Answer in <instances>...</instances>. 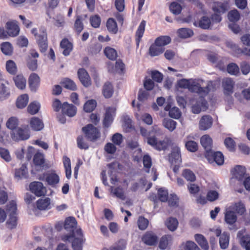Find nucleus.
Segmentation results:
<instances>
[{
    "label": "nucleus",
    "instance_id": "1",
    "mask_svg": "<svg viewBox=\"0 0 250 250\" xmlns=\"http://www.w3.org/2000/svg\"><path fill=\"white\" fill-rule=\"evenodd\" d=\"M77 225V222L75 217L66 218L65 220L64 228L71 233L62 235L61 236V239L64 242H71L73 250H82L84 239L82 229H76Z\"/></svg>",
    "mask_w": 250,
    "mask_h": 250
},
{
    "label": "nucleus",
    "instance_id": "2",
    "mask_svg": "<svg viewBox=\"0 0 250 250\" xmlns=\"http://www.w3.org/2000/svg\"><path fill=\"white\" fill-rule=\"evenodd\" d=\"M212 88V82L209 81L205 83L204 81L201 79H191L189 90L204 96L207 95Z\"/></svg>",
    "mask_w": 250,
    "mask_h": 250
},
{
    "label": "nucleus",
    "instance_id": "3",
    "mask_svg": "<svg viewBox=\"0 0 250 250\" xmlns=\"http://www.w3.org/2000/svg\"><path fill=\"white\" fill-rule=\"evenodd\" d=\"M31 32L36 38L37 42L39 46L41 52H45L48 47L47 37L46 29L44 28H41L40 29V33H37V29L33 28Z\"/></svg>",
    "mask_w": 250,
    "mask_h": 250
},
{
    "label": "nucleus",
    "instance_id": "4",
    "mask_svg": "<svg viewBox=\"0 0 250 250\" xmlns=\"http://www.w3.org/2000/svg\"><path fill=\"white\" fill-rule=\"evenodd\" d=\"M85 138L90 142H94L101 137L100 130L92 124H87L82 128Z\"/></svg>",
    "mask_w": 250,
    "mask_h": 250
},
{
    "label": "nucleus",
    "instance_id": "5",
    "mask_svg": "<svg viewBox=\"0 0 250 250\" xmlns=\"http://www.w3.org/2000/svg\"><path fill=\"white\" fill-rule=\"evenodd\" d=\"M41 180H44L47 184L54 187L60 181L59 176L55 171H47L44 173L39 178Z\"/></svg>",
    "mask_w": 250,
    "mask_h": 250
},
{
    "label": "nucleus",
    "instance_id": "6",
    "mask_svg": "<svg viewBox=\"0 0 250 250\" xmlns=\"http://www.w3.org/2000/svg\"><path fill=\"white\" fill-rule=\"evenodd\" d=\"M168 198V190L165 188H161L158 189L157 194L152 193L150 194L148 199L154 203L160 201L163 202H167Z\"/></svg>",
    "mask_w": 250,
    "mask_h": 250
},
{
    "label": "nucleus",
    "instance_id": "7",
    "mask_svg": "<svg viewBox=\"0 0 250 250\" xmlns=\"http://www.w3.org/2000/svg\"><path fill=\"white\" fill-rule=\"evenodd\" d=\"M12 139L16 141L26 140L30 137V132L26 128H18L17 130L11 133Z\"/></svg>",
    "mask_w": 250,
    "mask_h": 250
},
{
    "label": "nucleus",
    "instance_id": "8",
    "mask_svg": "<svg viewBox=\"0 0 250 250\" xmlns=\"http://www.w3.org/2000/svg\"><path fill=\"white\" fill-rule=\"evenodd\" d=\"M205 157L210 164L215 163L218 166L224 164V157L220 152H213L212 150L205 154Z\"/></svg>",
    "mask_w": 250,
    "mask_h": 250
},
{
    "label": "nucleus",
    "instance_id": "9",
    "mask_svg": "<svg viewBox=\"0 0 250 250\" xmlns=\"http://www.w3.org/2000/svg\"><path fill=\"white\" fill-rule=\"evenodd\" d=\"M30 191L37 197L45 195L46 190L43 184L40 182H33L29 185Z\"/></svg>",
    "mask_w": 250,
    "mask_h": 250
},
{
    "label": "nucleus",
    "instance_id": "10",
    "mask_svg": "<svg viewBox=\"0 0 250 250\" xmlns=\"http://www.w3.org/2000/svg\"><path fill=\"white\" fill-rule=\"evenodd\" d=\"M5 28L9 36L14 37L19 34L20 29L16 21H7L6 23Z\"/></svg>",
    "mask_w": 250,
    "mask_h": 250
},
{
    "label": "nucleus",
    "instance_id": "11",
    "mask_svg": "<svg viewBox=\"0 0 250 250\" xmlns=\"http://www.w3.org/2000/svg\"><path fill=\"white\" fill-rule=\"evenodd\" d=\"M147 142L148 145L158 150H165L167 146V142L164 140L158 141L155 136L147 137Z\"/></svg>",
    "mask_w": 250,
    "mask_h": 250
},
{
    "label": "nucleus",
    "instance_id": "12",
    "mask_svg": "<svg viewBox=\"0 0 250 250\" xmlns=\"http://www.w3.org/2000/svg\"><path fill=\"white\" fill-rule=\"evenodd\" d=\"M115 111L116 109L111 107H108L106 108L103 121L104 127L107 128L110 126L114 120Z\"/></svg>",
    "mask_w": 250,
    "mask_h": 250
},
{
    "label": "nucleus",
    "instance_id": "13",
    "mask_svg": "<svg viewBox=\"0 0 250 250\" xmlns=\"http://www.w3.org/2000/svg\"><path fill=\"white\" fill-rule=\"evenodd\" d=\"M245 230H241L237 233V237L239 239L241 245L246 250H250V235L245 234Z\"/></svg>",
    "mask_w": 250,
    "mask_h": 250
},
{
    "label": "nucleus",
    "instance_id": "14",
    "mask_svg": "<svg viewBox=\"0 0 250 250\" xmlns=\"http://www.w3.org/2000/svg\"><path fill=\"white\" fill-rule=\"evenodd\" d=\"M213 119L209 115L202 116L199 123V128L200 130H207L211 127Z\"/></svg>",
    "mask_w": 250,
    "mask_h": 250
},
{
    "label": "nucleus",
    "instance_id": "15",
    "mask_svg": "<svg viewBox=\"0 0 250 250\" xmlns=\"http://www.w3.org/2000/svg\"><path fill=\"white\" fill-rule=\"evenodd\" d=\"M77 73L78 78L83 86L88 87L91 84L90 77L84 68H80Z\"/></svg>",
    "mask_w": 250,
    "mask_h": 250
},
{
    "label": "nucleus",
    "instance_id": "16",
    "mask_svg": "<svg viewBox=\"0 0 250 250\" xmlns=\"http://www.w3.org/2000/svg\"><path fill=\"white\" fill-rule=\"evenodd\" d=\"M208 108L207 101L203 98H200L192 106V111L194 114H198L201 111H205Z\"/></svg>",
    "mask_w": 250,
    "mask_h": 250
},
{
    "label": "nucleus",
    "instance_id": "17",
    "mask_svg": "<svg viewBox=\"0 0 250 250\" xmlns=\"http://www.w3.org/2000/svg\"><path fill=\"white\" fill-rule=\"evenodd\" d=\"M28 83L31 90L36 91L40 86V77L35 73H31L28 79Z\"/></svg>",
    "mask_w": 250,
    "mask_h": 250
},
{
    "label": "nucleus",
    "instance_id": "18",
    "mask_svg": "<svg viewBox=\"0 0 250 250\" xmlns=\"http://www.w3.org/2000/svg\"><path fill=\"white\" fill-rule=\"evenodd\" d=\"M142 240L146 245L153 246L157 244L158 237L152 232L147 231L143 236Z\"/></svg>",
    "mask_w": 250,
    "mask_h": 250
},
{
    "label": "nucleus",
    "instance_id": "19",
    "mask_svg": "<svg viewBox=\"0 0 250 250\" xmlns=\"http://www.w3.org/2000/svg\"><path fill=\"white\" fill-rule=\"evenodd\" d=\"M60 47L63 49L62 54L64 56H68L73 50V43L67 38L63 39L60 42Z\"/></svg>",
    "mask_w": 250,
    "mask_h": 250
},
{
    "label": "nucleus",
    "instance_id": "20",
    "mask_svg": "<svg viewBox=\"0 0 250 250\" xmlns=\"http://www.w3.org/2000/svg\"><path fill=\"white\" fill-rule=\"evenodd\" d=\"M62 112L69 117H73L76 114L77 108L74 105L64 102L62 104Z\"/></svg>",
    "mask_w": 250,
    "mask_h": 250
},
{
    "label": "nucleus",
    "instance_id": "21",
    "mask_svg": "<svg viewBox=\"0 0 250 250\" xmlns=\"http://www.w3.org/2000/svg\"><path fill=\"white\" fill-rule=\"evenodd\" d=\"M146 24V21L145 20H143L140 23L136 31L135 42L136 43V46L137 47L139 46V44L141 41L142 38L144 35L145 31Z\"/></svg>",
    "mask_w": 250,
    "mask_h": 250
},
{
    "label": "nucleus",
    "instance_id": "22",
    "mask_svg": "<svg viewBox=\"0 0 250 250\" xmlns=\"http://www.w3.org/2000/svg\"><path fill=\"white\" fill-rule=\"evenodd\" d=\"M173 160H174L176 164L173 170L175 172H176L178 170L179 165L182 162L180 150L177 146L173 147Z\"/></svg>",
    "mask_w": 250,
    "mask_h": 250
},
{
    "label": "nucleus",
    "instance_id": "23",
    "mask_svg": "<svg viewBox=\"0 0 250 250\" xmlns=\"http://www.w3.org/2000/svg\"><path fill=\"white\" fill-rule=\"evenodd\" d=\"M234 85V82L230 78H225L222 80V86L226 94H230L233 92Z\"/></svg>",
    "mask_w": 250,
    "mask_h": 250
},
{
    "label": "nucleus",
    "instance_id": "24",
    "mask_svg": "<svg viewBox=\"0 0 250 250\" xmlns=\"http://www.w3.org/2000/svg\"><path fill=\"white\" fill-rule=\"evenodd\" d=\"M201 144L206 150V153L211 150L212 140L208 135H203L200 139Z\"/></svg>",
    "mask_w": 250,
    "mask_h": 250
},
{
    "label": "nucleus",
    "instance_id": "25",
    "mask_svg": "<svg viewBox=\"0 0 250 250\" xmlns=\"http://www.w3.org/2000/svg\"><path fill=\"white\" fill-rule=\"evenodd\" d=\"M233 177L239 181L245 178L246 169L241 166H236L232 170Z\"/></svg>",
    "mask_w": 250,
    "mask_h": 250
},
{
    "label": "nucleus",
    "instance_id": "26",
    "mask_svg": "<svg viewBox=\"0 0 250 250\" xmlns=\"http://www.w3.org/2000/svg\"><path fill=\"white\" fill-rule=\"evenodd\" d=\"M165 51V48H162L158 43L154 42L149 47L148 53L151 57H155L160 55Z\"/></svg>",
    "mask_w": 250,
    "mask_h": 250
},
{
    "label": "nucleus",
    "instance_id": "27",
    "mask_svg": "<svg viewBox=\"0 0 250 250\" xmlns=\"http://www.w3.org/2000/svg\"><path fill=\"white\" fill-rule=\"evenodd\" d=\"M30 125L35 131L41 130L44 127V124L42 120L38 117H32L30 122Z\"/></svg>",
    "mask_w": 250,
    "mask_h": 250
},
{
    "label": "nucleus",
    "instance_id": "28",
    "mask_svg": "<svg viewBox=\"0 0 250 250\" xmlns=\"http://www.w3.org/2000/svg\"><path fill=\"white\" fill-rule=\"evenodd\" d=\"M38 209L41 210H46L50 208V199L46 197L44 199H40L36 202Z\"/></svg>",
    "mask_w": 250,
    "mask_h": 250
},
{
    "label": "nucleus",
    "instance_id": "29",
    "mask_svg": "<svg viewBox=\"0 0 250 250\" xmlns=\"http://www.w3.org/2000/svg\"><path fill=\"white\" fill-rule=\"evenodd\" d=\"M114 92L113 86L110 82L105 83L102 90L103 95L105 98H109L113 95Z\"/></svg>",
    "mask_w": 250,
    "mask_h": 250
},
{
    "label": "nucleus",
    "instance_id": "30",
    "mask_svg": "<svg viewBox=\"0 0 250 250\" xmlns=\"http://www.w3.org/2000/svg\"><path fill=\"white\" fill-rule=\"evenodd\" d=\"M228 4L222 2H215L212 6V10L214 13L219 14L224 13L228 10Z\"/></svg>",
    "mask_w": 250,
    "mask_h": 250
},
{
    "label": "nucleus",
    "instance_id": "31",
    "mask_svg": "<svg viewBox=\"0 0 250 250\" xmlns=\"http://www.w3.org/2000/svg\"><path fill=\"white\" fill-rule=\"evenodd\" d=\"M211 24L210 19L206 16H203L201 20L198 21H194V25L195 26H199L201 28L207 29H208Z\"/></svg>",
    "mask_w": 250,
    "mask_h": 250
},
{
    "label": "nucleus",
    "instance_id": "32",
    "mask_svg": "<svg viewBox=\"0 0 250 250\" xmlns=\"http://www.w3.org/2000/svg\"><path fill=\"white\" fill-rule=\"evenodd\" d=\"M83 19L82 16L78 15L76 17V20L74 24V29L78 35H79L83 29Z\"/></svg>",
    "mask_w": 250,
    "mask_h": 250
},
{
    "label": "nucleus",
    "instance_id": "33",
    "mask_svg": "<svg viewBox=\"0 0 250 250\" xmlns=\"http://www.w3.org/2000/svg\"><path fill=\"white\" fill-rule=\"evenodd\" d=\"M16 86L20 89H24L26 86V81L22 75H17L13 77Z\"/></svg>",
    "mask_w": 250,
    "mask_h": 250
},
{
    "label": "nucleus",
    "instance_id": "34",
    "mask_svg": "<svg viewBox=\"0 0 250 250\" xmlns=\"http://www.w3.org/2000/svg\"><path fill=\"white\" fill-rule=\"evenodd\" d=\"M195 239L204 250H208L209 246L205 237L202 234H196L194 236Z\"/></svg>",
    "mask_w": 250,
    "mask_h": 250
},
{
    "label": "nucleus",
    "instance_id": "35",
    "mask_svg": "<svg viewBox=\"0 0 250 250\" xmlns=\"http://www.w3.org/2000/svg\"><path fill=\"white\" fill-rule=\"evenodd\" d=\"M104 52L105 56L111 61L116 60L118 57L117 51L114 48L110 46L105 47Z\"/></svg>",
    "mask_w": 250,
    "mask_h": 250
},
{
    "label": "nucleus",
    "instance_id": "36",
    "mask_svg": "<svg viewBox=\"0 0 250 250\" xmlns=\"http://www.w3.org/2000/svg\"><path fill=\"white\" fill-rule=\"evenodd\" d=\"M237 219V216L233 211L229 209L226 211L225 220L227 224L232 225L236 222Z\"/></svg>",
    "mask_w": 250,
    "mask_h": 250
},
{
    "label": "nucleus",
    "instance_id": "37",
    "mask_svg": "<svg viewBox=\"0 0 250 250\" xmlns=\"http://www.w3.org/2000/svg\"><path fill=\"white\" fill-rule=\"evenodd\" d=\"M171 41V39L169 36H160L155 40L156 43H158L162 48H165L164 46L170 43Z\"/></svg>",
    "mask_w": 250,
    "mask_h": 250
},
{
    "label": "nucleus",
    "instance_id": "38",
    "mask_svg": "<svg viewBox=\"0 0 250 250\" xmlns=\"http://www.w3.org/2000/svg\"><path fill=\"white\" fill-rule=\"evenodd\" d=\"M28 102V96L26 94L19 96L16 101V105L19 108L25 107Z\"/></svg>",
    "mask_w": 250,
    "mask_h": 250
},
{
    "label": "nucleus",
    "instance_id": "39",
    "mask_svg": "<svg viewBox=\"0 0 250 250\" xmlns=\"http://www.w3.org/2000/svg\"><path fill=\"white\" fill-rule=\"evenodd\" d=\"M15 176L16 177L20 179L26 178L28 176L26 166L25 164H23L20 168L16 169Z\"/></svg>",
    "mask_w": 250,
    "mask_h": 250
},
{
    "label": "nucleus",
    "instance_id": "40",
    "mask_svg": "<svg viewBox=\"0 0 250 250\" xmlns=\"http://www.w3.org/2000/svg\"><path fill=\"white\" fill-rule=\"evenodd\" d=\"M1 52L5 55H11L13 53V48L9 42H4L0 44Z\"/></svg>",
    "mask_w": 250,
    "mask_h": 250
},
{
    "label": "nucleus",
    "instance_id": "41",
    "mask_svg": "<svg viewBox=\"0 0 250 250\" xmlns=\"http://www.w3.org/2000/svg\"><path fill=\"white\" fill-rule=\"evenodd\" d=\"M219 244L222 249H226L229 245V235L226 233H223L219 239Z\"/></svg>",
    "mask_w": 250,
    "mask_h": 250
},
{
    "label": "nucleus",
    "instance_id": "42",
    "mask_svg": "<svg viewBox=\"0 0 250 250\" xmlns=\"http://www.w3.org/2000/svg\"><path fill=\"white\" fill-rule=\"evenodd\" d=\"M106 27L109 32L116 34L118 31L117 23L113 18H109L106 22Z\"/></svg>",
    "mask_w": 250,
    "mask_h": 250
},
{
    "label": "nucleus",
    "instance_id": "43",
    "mask_svg": "<svg viewBox=\"0 0 250 250\" xmlns=\"http://www.w3.org/2000/svg\"><path fill=\"white\" fill-rule=\"evenodd\" d=\"M6 69L11 75H15L17 72V67L15 62L12 60H8L6 62Z\"/></svg>",
    "mask_w": 250,
    "mask_h": 250
},
{
    "label": "nucleus",
    "instance_id": "44",
    "mask_svg": "<svg viewBox=\"0 0 250 250\" xmlns=\"http://www.w3.org/2000/svg\"><path fill=\"white\" fill-rule=\"evenodd\" d=\"M33 163L36 166L42 167L44 164V158L43 154L36 153L33 157Z\"/></svg>",
    "mask_w": 250,
    "mask_h": 250
},
{
    "label": "nucleus",
    "instance_id": "45",
    "mask_svg": "<svg viewBox=\"0 0 250 250\" xmlns=\"http://www.w3.org/2000/svg\"><path fill=\"white\" fill-rule=\"evenodd\" d=\"M78 147L81 149L86 150L89 148V144L83 135L79 136L77 138Z\"/></svg>",
    "mask_w": 250,
    "mask_h": 250
},
{
    "label": "nucleus",
    "instance_id": "46",
    "mask_svg": "<svg viewBox=\"0 0 250 250\" xmlns=\"http://www.w3.org/2000/svg\"><path fill=\"white\" fill-rule=\"evenodd\" d=\"M228 72L232 75L238 76L240 74V69L238 66L235 63H230L227 66Z\"/></svg>",
    "mask_w": 250,
    "mask_h": 250
},
{
    "label": "nucleus",
    "instance_id": "47",
    "mask_svg": "<svg viewBox=\"0 0 250 250\" xmlns=\"http://www.w3.org/2000/svg\"><path fill=\"white\" fill-rule=\"evenodd\" d=\"M6 209L9 215H17V206L16 201H10L6 205Z\"/></svg>",
    "mask_w": 250,
    "mask_h": 250
},
{
    "label": "nucleus",
    "instance_id": "48",
    "mask_svg": "<svg viewBox=\"0 0 250 250\" xmlns=\"http://www.w3.org/2000/svg\"><path fill=\"white\" fill-rule=\"evenodd\" d=\"M97 105V102L95 100L87 101L83 105V110L86 112H91L93 111Z\"/></svg>",
    "mask_w": 250,
    "mask_h": 250
},
{
    "label": "nucleus",
    "instance_id": "49",
    "mask_svg": "<svg viewBox=\"0 0 250 250\" xmlns=\"http://www.w3.org/2000/svg\"><path fill=\"white\" fill-rule=\"evenodd\" d=\"M63 86L71 90H75L77 89V86L75 83L69 78H65L62 82Z\"/></svg>",
    "mask_w": 250,
    "mask_h": 250
},
{
    "label": "nucleus",
    "instance_id": "50",
    "mask_svg": "<svg viewBox=\"0 0 250 250\" xmlns=\"http://www.w3.org/2000/svg\"><path fill=\"white\" fill-rule=\"evenodd\" d=\"M229 209L235 210L237 213L243 214L246 211L244 205L241 202L235 203L230 207Z\"/></svg>",
    "mask_w": 250,
    "mask_h": 250
},
{
    "label": "nucleus",
    "instance_id": "51",
    "mask_svg": "<svg viewBox=\"0 0 250 250\" xmlns=\"http://www.w3.org/2000/svg\"><path fill=\"white\" fill-rule=\"evenodd\" d=\"M178 36L182 38H188L193 35L192 30L188 28H182L178 30Z\"/></svg>",
    "mask_w": 250,
    "mask_h": 250
},
{
    "label": "nucleus",
    "instance_id": "52",
    "mask_svg": "<svg viewBox=\"0 0 250 250\" xmlns=\"http://www.w3.org/2000/svg\"><path fill=\"white\" fill-rule=\"evenodd\" d=\"M89 21L93 28H98L101 25V19L100 16L97 14L90 16Z\"/></svg>",
    "mask_w": 250,
    "mask_h": 250
},
{
    "label": "nucleus",
    "instance_id": "53",
    "mask_svg": "<svg viewBox=\"0 0 250 250\" xmlns=\"http://www.w3.org/2000/svg\"><path fill=\"white\" fill-rule=\"evenodd\" d=\"M19 124L18 119L14 117H10L6 122V126L13 131L17 127Z\"/></svg>",
    "mask_w": 250,
    "mask_h": 250
},
{
    "label": "nucleus",
    "instance_id": "54",
    "mask_svg": "<svg viewBox=\"0 0 250 250\" xmlns=\"http://www.w3.org/2000/svg\"><path fill=\"white\" fill-rule=\"evenodd\" d=\"M9 218L6 222L7 227L10 229L15 228L17 225V215H9Z\"/></svg>",
    "mask_w": 250,
    "mask_h": 250
},
{
    "label": "nucleus",
    "instance_id": "55",
    "mask_svg": "<svg viewBox=\"0 0 250 250\" xmlns=\"http://www.w3.org/2000/svg\"><path fill=\"white\" fill-rule=\"evenodd\" d=\"M148 223V219L144 216H140L138 219L137 224L138 228L140 230H145L147 228Z\"/></svg>",
    "mask_w": 250,
    "mask_h": 250
},
{
    "label": "nucleus",
    "instance_id": "56",
    "mask_svg": "<svg viewBox=\"0 0 250 250\" xmlns=\"http://www.w3.org/2000/svg\"><path fill=\"white\" fill-rule=\"evenodd\" d=\"M171 236L169 235H165L162 237L159 242V248L162 250H165L168 245V242L171 240Z\"/></svg>",
    "mask_w": 250,
    "mask_h": 250
},
{
    "label": "nucleus",
    "instance_id": "57",
    "mask_svg": "<svg viewBox=\"0 0 250 250\" xmlns=\"http://www.w3.org/2000/svg\"><path fill=\"white\" fill-rule=\"evenodd\" d=\"M10 95L9 89L4 84L0 86V100L2 101L7 98Z\"/></svg>",
    "mask_w": 250,
    "mask_h": 250
},
{
    "label": "nucleus",
    "instance_id": "58",
    "mask_svg": "<svg viewBox=\"0 0 250 250\" xmlns=\"http://www.w3.org/2000/svg\"><path fill=\"white\" fill-rule=\"evenodd\" d=\"M40 108V105L39 103L32 102L30 103L28 106L27 110L30 114L34 115L36 114L39 111Z\"/></svg>",
    "mask_w": 250,
    "mask_h": 250
},
{
    "label": "nucleus",
    "instance_id": "59",
    "mask_svg": "<svg viewBox=\"0 0 250 250\" xmlns=\"http://www.w3.org/2000/svg\"><path fill=\"white\" fill-rule=\"evenodd\" d=\"M151 77L153 81L157 83H161L163 79V75L158 70H153L151 71Z\"/></svg>",
    "mask_w": 250,
    "mask_h": 250
},
{
    "label": "nucleus",
    "instance_id": "60",
    "mask_svg": "<svg viewBox=\"0 0 250 250\" xmlns=\"http://www.w3.org/2000/svg\"><path fill=\"white\" fill-rule=\"evenodd\" d=\"M229 20L232 22H236L240 19V14L237 10H233L228 13Z\"/></svg>",
    "mask_w": 250,
    "mask_h": 250
},
{
    "label": "nucleus",
    "instance_id": "61",
    "mask_svg": "<svg viewBox=\"0 0 250 250\" xmlns=\"http://www.w3.org/2000/svg\"><path fill=\"white\" fill-rule=\"evenodd\" d=\"M183 175L188 181L193 182L196 180V176L195 174L189 169H185L183 171Z\"/></svg>",
    "mask_w": 250,
    "mask_h": 250
},
{
    "label": "nucleus",
    "instance_id": "62",
    "mask_svg": "<svg viewBox=\"0 0 250 250\" xmlns=\"http://www.w3.org/2000/svg\"><path fill=\"white\" fill-rule=\"evenodd\" d=\"M27 65L28 68L31 71H35L38 67L37 60L36 59H32L30 56L27 61Z\"/></svg>",
    "mask_w": 250,
    "mask_h": 250
},
{
    "label": "nucleus",
    "instance_id": "63",
    "mask_svg": "<svg viewBox=\"0 0 250 250\" xmlns=\"http://www.w3.org/2000/svg\"><path fill=\"white\" fill-rule=\"evenodd\" d=\"M224 144L227 148L229 151H233L235 147V143L234 140L230 137L227 138L224 140Z\"/></svg>",
    "mask_w": 250,
    "mask_h": 250
},
{
    "label": "nucleus",
    "instance_id": "64",
    "mask_svg": "<svg viewBox=\"0 0 250 250\" xmlns=\"http://www.w3.org/2000/svg\"><path fill=\"white\" fill-rule=\"evenodd\" d=\"M185 250H200L198 246L191 241H188L185 243Z\"/></svg>",
    "mask_w": 250,
    "mask_h": 250
}]
</instances>
